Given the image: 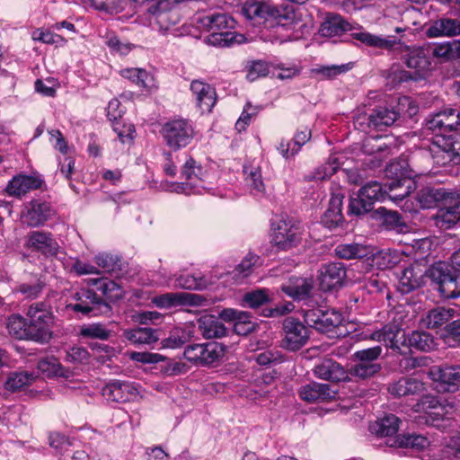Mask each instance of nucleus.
Instances as JSON below:
<instances>
[{
  "mask_svg": "<svg viewBox=\"0 0 460 460\" xmlns=\"http://www.w3.org/2000/svg\"><path fill=\"white\" fill-rule=\"evenodd\" d=\"M300 70L296 66H285L284 64H272V76L280 79L287 80L292 79L296 75H299Z\"/></svg>",
  "mask_w": 460,
  "mask_h": 460,
  "instance_id": "62",
  "label": "nucleus"
},
{
  "mask_svg": "<svg viewBox=\"0 0 460 460\" xmlns=\"http://www.w3.org/2000/svg\"><path fill=\"white\" fill-rule=\"evenodd\" d=\"M181 293H165L156 296L152 302L159 308H171L180 305Z\"/></svg>",
  "mask_w": 460,
  "mask_h": 460,
  "instance_id": "60",
  "label": "nucleus"
},
{
  "mask_svg": "<svg viewBox=\"0 0 460 460\" xmlns=\"http://www.w3.org/2000/svg\"><path fill=\"white\" fill-rule=\"evenodd\" d=\"M259 261L260 257L258 255L249 252L234 268V278L243 279L252 275L254 269L259 266Z\"/></svg>",
  "mask_w": 460,
  "mask_h": 460,
  "instance_id": "47",
  "label": "nucleus"
},
{
  "mask_svg": "<svg viewBox=\"0 0 460 460\" xmlns=\"http://www.w3.org/2000/svg\"><path fill=\"white\" fill-rule=\"evenodd\" d=\"M282 329L284 337L281 341V346L289 351L300 349L309 340L310 332L308 328L293 316L284 319Z\"/></svg>",
  "mask_w": 460,
  "mask_h": 460,
  "instance_id": "13",
  "label": "nucleus"
},
{
  "mask_svg": "<svg viewBox=\"0 0 460 460\" xmlns=\"http://www.w3.org/2000/svg\"><path fill=\"white\" fill-rule=\"evenodd\" d=\"M158 332L155 329L138 327L125 331L124 336L134 345H152L159 340Z\"/></svg>",
  "mask_w": 460,
  "mask_h": 460,
  "instance_id": "39",
  "label": "nucleus"
},
{
  "mask_svg": "<svg viewBox=\"0 0 460 460\" xmlns=\"http://www.w3.org/2000/svg\"><path fill=\"white\" fill-rule=\"evenodd\" d=\"M246 78L250 82H253L261 77L267 76L272 74V64L264 60H252L247 63L246 66Z\"/></svg>",
  "mask_w": 460,
  "mask_h": 460,
  "instance_id": "46",
  "label": "nucleus"
},
{
  "mask_svg": "<svg viewBox=\"0 0 460 460\" xmlns=\"http://www.w3.org/2000/svg\"><path fill=\"white\" fill-rule=\"evenodd\" d=\"M314 375L331 382H341L348 379V373L343 367L332 358H323L314 368Z\"/></svg>",
  "mask_w": 460,
  "mask_h": 460,
  "instance_id": "31",
  "label": "nucleus"
},
{
  "mask_svg": "<svg viewBox=\"0 0 460 460\" xmlns=\"http://www.w3.org/2000/svg\"><path fill=\"white\" fill-rule=\"evenodd\" d=\"M353 26L341 15L329 14L326 20L322 22L319 31L323 37L340 36L346 31H351L350 36L352 39L360 41L367 47L383 49H389L395 44V40L382 38L361 29L358 31H353Z\"/></svg>",
  "mask_w": 460,
  "mask_h": 460,
  "instance_id": "2",
  "label": "nucleus"
},
{
  "mask_svg": "<svg viewBox=\"0 0 460 460\" xmlns=\"http://www.w3.org/2000/svg\"><path fill=\"white\" fill-rule=\"evenodd\" d=\"M373 340L384 341L386 347L400 354H407L403 349L406 338L403 330L395 323H390L383 326L382 329L374 332L371 334Z\"/></svg>",
  "mask_w": 460,
  "mask_h": 460,
  "instance_id": "18",
  "label": "nucleus"
},
{
  "mask_svg": "<svg viewBox=\"0 0 460 460\" xmlns=\"http://www.w3.org/2000/svg\"><path fill=\"white\" fill-rule=\"evenodd\" d=\"M456 190V189L428 186L420 190L418 200L423 208H440L451 196L455 195Z\"/></svg>",
  "mask_w": 460,
  "mask_h": 460,
  "instance_id": "26",
  "label": "nucleus"
},
{
  "mask_svg": "<svg viewBox=\"0 0 460 460\" xmlns=\"http://www.w3.org/2000/svg\"><path fill=\"white\" fill-rule=\"evenodd\" d=\"M184 0H151L147 12L153 15L159 31L166 33L178 24L181 15L177 5Z\"/></svg>",
  "mask_w": 460,
  "mask_h": 460,
  "instance_id": "11",
  "label": "nucleus"
},
{
  "mask_svg": "<svg viewBox=\"0 0 460 460\" xmlns=\"http://www.w3.org/2000/svg\"><path fill=\"white\" fill-rule=\"evenodd\" d=\"M303 228L301 223L290 217H281L273 225L272 240L279 250L288 251L296 247L302 241Z\"/></svg>",
  "mask_w": 460,
  "mask_h": 460,
  "instance_id": "9",
  "label": "nucleus"
},
{
  "mask_svg": "<svg viewBox=\"0 0 460 460\" xmlns=\"http://www.w3.org/2000/svg\"><path fill=\"white\" fill-rule=\"evenodd\" d=\"M430 152L434 162L438 165L460 164V146L458 149L455 146H434Z\"/></svg>",
  "mask_w": 460,
  "mask_h": 460,
  "instance_id": "40",
  "label": "nucleus"
},
{
  "mask_svg": "<svg viewBox=\"0 0 460 460\" xmlns=\"http://www.w3.org/2000/svg\"><path fill=\"white\" fill-rule=\"evenodd\" d=\"M26 245L31 251L46 256L56 255L59 248L51 233L39 230L28 234Z\"/></svg>",
  "mask_w": 460,
  "mask_h": 460,
  "instance_id": "24",
  "label": "nucleus"
},
{
  "mask_svg": "<svg viewBox=\"0 0 460 460\" xmlns=\"http://www.w3.org/2000/svg\"><path fill=\"white\" fill-rule=\"evenodd\" d=\"M393 40H394V39ZM395 45H399L401 49V58L403 63L407 67L414 69L416 75L420 76L421 74L430 69L431 62L429 60V51L427 49L422 47L402 46L401 42L395 40V44L390 49Z\"/></svg>",
  "mask_w": 460,
  "mask_h": 460,
  "instance_id": "15",
  "label": "nucleus"
},
{
  "mask_svg": "<svg viewBox=\"0 0 460 460\" xmlns=\"http://www.w3.org/2000/svg\"><path fill=\"white\" fill-rule=\"evenodd\" d=\"M375 213L383 220V224L389 227H398L402 225V217L397 211L388 210L385 207H380Z\"/></svg>",
  "mask_w": 460,
  "mask_h": 460,
  "instance_id": "57",
  "label": "nucleus"
},
{
  "mask_svg": "<svg viewBox=\"0 0 460 460\" xmlns=\"http://www.w3.org/2000/svg\"><path fill=\"white\" fill-rule=\"evenodd\" d=\"M457 311L454 308L438 306L427 312L421 319V323L428 329H442L450 323L454 318L457 317Z\"/></svg>",
  "mask_w": 460,
  "mask_h": 460,
  "instance_id": "30",
  "label": "nucleus"
},
{
  "mask_svg": "<svg viewBox=\"0 0 460 460\" xmlns=\"http://www.w3.org/2000/svg\"><path fill=\"white\" fill-rule=\"evenodd\" d=\"M347 277V270L342 262H330L322 266L319 281L321 288L330 291L343 284Z\"/></svg>",
  "mask_w": 460,
  "mask_h": 460,
  "instance_id": "21",
  "label": "nucleus"
},
{
  "mask_svg": "<svg viewBox=\"0 0 460 460\" xmlns=\"http://www.w3.org/2000/svg\"><path fill=\"white\" fill-rule=\"evenodd\" d=\"M93 283L96 291L82 288L73 296L75 303L67 305L66 308L84 315H110V303L117 302L124 296L122 288L114 280L106 278L94 279Z\"/></svg>",
  "mask_w": 460,
  "mask_h": 460,
  "instance_id": "1",
  "label": "nucleus"
},
{
  "mask_svg": "<svg viewBox=\"0 0 460 460\" xmlns=\"http://www.w3.org/2000/svg\"><path fill=\"white\" fill-rule=\"evenodd\" d=\"M162 134L167 144L190 142L194 136L192 126L185 119H175L165 123Z\"/></svg>",
  "mask_w": 460,
  "mask_h": 460,
  "instance_id": "22",
  "label": "nucleus"
},
{
  "mask_svg": "<svg viewBox=\"0 0 460 460\" xmlns=\"http://www.w3.org/2000/svg\"><path fill=\"white\" fill-rule=\"evenodd\" d=\"M335 254L341 259H362L372 254L369 246L360 243H341L336 246Z\"/></svg>",
  "mask_w": 460,
  "mask_h": 460,
  "instance_id": "41",
  "label": "nucleus"
},
{
  "mask_svg": "<svg viewBox=\"0 0 460 460\" xmlns=\"http://www.w3.org/2000/svg\"><path fill=\"white\" fill-rule=\"evenodd\" d=\"M385 172L389 179L387 185L390 191L402 188L403 184H411V180L417 175L410 167L409 160L403 155L387 164Z\"/></svg>",
  "mask_w": 460,
  "mask_h": 460,
  "instance_id": "16",
  "label": "nucleus"
},
{
  "mask_svg": "<svg viewBox=\"0 0 460 460\" xmlns=\"http://www.w3.org/2000/svg\"><path fill=\"white\" fill-rule=\"evenodd\" d=\"M434 220L437 226L444 229L452 228L460 221V190L439 208Z\"/></svg>",
  "mask_w": 460,
  "mask_h": 460,
  "instance_id": "20",
  "label": "nucleus"
},
{
  "mask_svg": "<svg viewBox=\"0 0 460 460\" xmlns=\"http://www.w3.org/2000/svg\"><path fill=\"white\" fill-rule=\"evenodd\" d=\"M434 337L427 332L413 331L406 338L404 347L407 350L414 349L420 351H430L436 348Z\"/></svg>",
  "mask_w": 460,
  "mask_h": 460,
  "instance_id": "37",
  "label": "nucleus"
},
{
  "mask_svg": "<svg viewBox=\"0 0 460 460\" xmlns=\"http://www.w3.org/2000/svg\"><path fill=\"white\" fill-rule=\"evenodd\" d=\"M427 276V270L424 271L420 265H411L405 268L400 277L398 290L402 294H409L424 284V277Z\"/></svg>",
  "mask_w": 460,
  "mask_h": 460,
  "instance_id": "29",
  "label": "nucleus"
},
{
  "mask_svg": "<svg viewBox=\"0 0 460 460\" xmlns=\"http://www.w3.org/2000/svg\"><path fill=\"white\" fill-rule=\"evenodd\" d=\"M80 335L84 338L108 340L111 336V331L102 323H92L84 325L80 329Z\"/></svg>",
  "mask_w": 460,
  "mask_h": 460,
  "instance_id": "50",
  "label": "nucleus"
},
{
  "mask_svg": "<svg viewBox=\"0 0 460 460\" xmlns=\"http://www.w3.org/2000/svg\"><path fill=\"white\" fill-rule=\"evenodd\" d=\"M241 14L253 24H261L266 22H275L276 25L284 26L285 22L292 20L293 12L286 8L254 0L246 1L241 9Z\"/></svg>",
  "mask_w": 460,
  "mask_h": 460,
  "instance_id": "7",
  "label": "nucleus"
},
{
  "mask_svg": "<svg viewBox=\"0 0 460 460\" xmlns=\"http://www.w3.org/2000/svg\"><path fill=\"white\" fill-rule=\"evenodd\" d=\"M26 316L32 341L48 343L53 338L52 328L55 323V315L50 303L43 300L31 304Z\"/></svg>",
  "mask_w": 460,
  "mask_h": 460,
  "instance_id": "4",
  "label": "nucleus"
},
{
  "mask_svg": "<svg viewBox=\"0 0 460 460\" xmlns=\"http://www.w3.org/2000/svg\"><path fill=\"white\" fill-rule=\"evenodd\" d=\"M314 288L312 279L305 278H290L287 283L280 287L281 290L294 300H305L306 307L313 304L310 298L311 291Z\"/></svg>",
  "mask_w": 460,
  "mask_h": 460,
  "instance_id": "25",
  "label": "nucleus"
},
{
  "mask_svg": "<svg viewBox=\"0 0 460 460\" xmlns=\"http://www.w3.org/2000/svg\"><path fill=\"white\" fill-rule=\"evenodd\" d=\"M102 394L107 400L116 402H126L137 395V390L128 382L115 380L103 387Z\"/></svg>",
  "mask_w": 460,
  "mask_h": 460,
  "instance_id": "28",
  "label": "nucleus"
},
{
  "mask_svg": "<svg viewBox=\"0 0 460 460\" xmlns=\"http://www.w3.org/2000/svg\"><path fill=\"white\" fill-rule=\"evenodd\" d=\"M188 341V337L182 329L176 328L172 330L169 336L163 340V348L178 349L182 347Z\"/></svg>",
  "mask_w": 460,
  "mask_h": 460,
  "instance_id": "56",
  "label": "nucleus"
},
{
  "mask_svg": "<svg viewBox=\"0 0 460 460\" xmlns=\"http://www.w3.org/2000/svg\"><path fill=\"white\" fill-rule=\"evenodd\" d=\"M342 198L334 196L330 199L329 208L322 217L321 223L329 230H334L342 227L344 217L341 213Z\"/></svg>",
  "mask_w": 460,
  "mask_h": 460,
  "instance_id": "35",
  "label": "nucleus"
},
{
  "mask_svg": "<svg viewBox=\"0 0 460 460\" xmlns=\"http://www.w3.org/2000/svg\"><path fill=\"white\" fill-rule=\"evenodd\" d=\"M429 38L460 35V21L453 18H440L434 21L426 31Z\"/></svg>",
  "mask_w": 460,
  "mask_h": 460,
  "instance_id": "34",
  "label": "nucleus"
},
{
  "mask_svg": "<svg viewBox=\"0 0 460 460\" xmlns=\"http://www.w3.org/2000/svg\"><path fill=\"white\" fill-rule=\"evenodd\" d=\"M198 328L205 339H218L226 335V328L221 321L211 314H205L198 320Z\"/></svg>",
  "mask_w": 460,
  "mask_h": 460,
  "instance_id": "36",
  "label": "nucleus"
},
{
  "mask_svg": "<svg viewBox=\"0 0 460 460\" xmlns=\"http://www.w3.org/2000/svg\"><path fill=\"white\" fill-rule=\"evenodd\" d=\"M381 370V365L374 362L359 361L350 368V374L362 379L372 377Z\"/></svg>",
  "mask_w": 460,
  "mask_h": 460,
  "instance_id": "52",
  "label": "nucleus"
},
{
  "mask_svg": "<svg viewBox=\"0 0 460 460\" xmlns=\"http://www.w3.org/2000/svg\"><path fill=\"white\" fill-rule=\"evenodd\" d=\"M440 338L451 348L460 346V319H453L441 329Z\"/></svg>",
  "mask_w": 460,
  "mask_h": 460,
  "instance_id": "45",
  "label": "nucleus"
},
{
  "mask_svg": "<svg viewBox=\"0 0 460 460\" xmlns=\"http://www.w3.org/2000/svg\"><path fill=\"white\" fill-rule=\"evenodd\" d=\"M364 287L369 294L381 296L385 295L386 298H390V292L386 282L383 279L382 276L378 274L371 275L369 278L366 279Z\"/></svg>",
  "mask_w": 460,
  "mask_h": 460,
  "instance_id": "49",
  "label": "nucleus"
},
{
  "mask_svg": "<svg viewBox=\"0 0 460 460\" xmlns=\"http://www.w3.org/2000/svg\"><path fill=\"white\" fill-rule=\"evenodd\" d=\"M226 346L216 341L193 343L185 347L183 357L199 367H216L223 360Z\"/></svg>",
  "mask_w": 460,
  "mask_h": 460,
  "instance_id": "8",
  "label": "nucleus"
},
{
  "mask_svg": "<svg viewBox=\"0 0 460 460\" xmlns=\"http://www.w3.org/2000/svg\"><path fill=\"white\" fill-rule=\"evenodd\" d=\"M388 193L385 185L382 186L378 181H370L360 188L358 198L351 199L349 211L357 216L371 211L376 201H383Z\"/></svg>",
  "mask_w": 460,
  "mask_h": 460,
  "instance_id": "12",
  "label": "nucleus"
},
{
  "mask_svg": "<svg viewBox=\"0 0 460 460\" xmlns=\"http://www.w3.org/2000/svg\"><path fill=\"white\" fill-rule=\"evenodd\" d=\"M243 302L250 308L255 309L270 302L268 290L261 288L244 294Z\"/></svg>",
  "mask_w": 460,
  "mask_h": 460,
  "instance_id": "51",
  "label": "nucleus"
},
{
  "mask_svg": "<svg viewBox=\"0 0 460 460\" xmlns=\"http://www.w3.org/2000/svg\"><path fill=\"white\" fill-rule=\"evenodd\" d=\"M121 75L123 77L132 81L140 87H147L146 81L148 77V74L144 69L128 68L122 70Z\"/></svg>",
  "mask_w": 460,
  "mask_h": 460,
  "instance_id": "61",
  "label": "nucleus"
},
{
  "mask_svg": "<svg viewBox=\"0 0 460 460\" xmlns=\"http://www.w3.org/2000/svg\"><path fill=\"white\" fill-rule=\"evenodd\" d=\"M427 277L439 295L446 299L460 297V270H454L448 264L438 261L427 270Z\"/></svg>",
  "mask_w": 460,
  "mask_h": 460,
  "instance_id": "6",
  "label": "nucleus"
},
{
  "mask_svg": "<svg viewBox=\"0 0 460 460\" xmlns=\"http://www.w3.org/2000/svg\"><path fill=\"white\" fill-rule=\"evenodd\" d=\"M303 317L306 324L320 332H329L340 326L343 322L342 314L323 305H314V303L302 309Z\"/></svg>",
  "mask_w": 460,
  "mask_h": 460,
  "instance_id": "10",
  "label": "nucleus"
},
{
  "mask_svg": "<svg viewBox=\"0 0 460 460\" xmlns=\"http://www.w3.org/2000/svg\"><path fill=\"white\" fill-rule=\"evenodd\" d=\"M202 167L200 165H198L196 161L190 157L186 160L182 170L181 174L187 179V180H192L194 178L199 180L200 181H203L202 176Z\"/></svg>",
  "mask_w": 460,
  "mask_h": 460,
  "instance_id": "59",
  "label": "nucleus"
},
{
  "mask_svg": "<svg viewBox=\"0 0 460 460\" xmlns=\"http://www.w3.org/2000/svg\"><path fill=\"white\" fill-rule=\"evenodd\" d=\"M43 180L38 176L18 174L9 181L5 191L9 196L21 197L30 190L40 189Z\"/></svg>",
  "mask_w": 460,
  "mask_h": 460,
  "instance_id": "27",
  "label": "nucleus"
},
{
  "mask_svg": "<svg viewBox=\"0 0 460 460\" xmlns=\"http://www.w3.org/2000/svg\"><path fill=\"white\" fill-rule=\"evenodd\" d=\"M426 390L425 383L412 376H402L387 385L388 393L394 398L422 395Z\"/></svg>",
  "mask_w": 460,
  "mask_h": 460,
  "instance_id": "17",
  "label": "nucleus"
},
{
  "mask_svg": "<svg viewBox=\"0 0 460 460\" xmlns=\"http://www.w3.org/2000/svg\"><path fill=\"white\" fill-rule=\"evenodd\" d=\"M6 329L9 335L15 340L32 341L27 318L20 314H12L7 318Z\"/></svg>",
  "mask_w": 460,
  "mask_h": 460,
  "instance_id": "38",
  "label": "nucleus"
},
{
  "mask_svg": "<svg viewBox=\"0 0 460 460\" xmlns=\"http://www.w3.org/2000/svg\"><path fill=\"white\" fill-rule=\"evenodd\" d=\"M245 185L252 195L262 194L265 191V185L261 178L260 166L252 164L243 165Z\"/></svg>",
  "mask_w": 460,
  "mask_h": 460,
  "instance_id": "42",
  "label": "nucleus"
},
{
  "mask_svg": "<svg viewBox=\"0 0 460 460\" xmlns=\"http://www.w3.org/2000/svg\"><path fill=\"white\" fill-rule=\"evenodd\" d=\"M425 128L436 137L456 144L460 141V111L446 108L429 114L425 119Z\"/></svg>",
  "mask_w": 460,
  "mask_h": 460,
  "instance_id": "5",
  "label": "nucleus"
},
{
  "mask_svg": "<svg viewBox=\"0 0 460 460\" xmlns=\"http://www.w3.org/2000/svg\"><path fill=\"white\" fill-rule=\"evenodd\" d=\"M96 264L106 272L119 273L122 270L121 259L111 253H99L95 256Z\"/></svg>",
  "mask_w": 460,
  "mask_h": 460,
  "instance_id": "48",
  "label": "nucleus"
},
{
  "mask_svg": "<svg viewBox=\"0 0 460 460\" xmlns=\"http://www.w3.org/2000/svg\"><path fill=\"white\" fill-rule=\"evenodd\" d=\"M113 130L117 133L120 142H131L135 138V126L133 124H125L118 121L112 124Z\"/></svg>",
  "mask_w": 460,
  "mask_h": 460,
  "instance_id": "58",
  "label": "nucleus"
},
{
  "mask_svg": "<svg viewBox=\"0 0 460 460\" xmlns=\"http://www.w3.org/2000/svg\"><path fill=\"white\" fill-rule=\"evenodd\" d=\"M401 420L394 414H389L376 420L371 425L370 429L373 433L380 437H392L399 430Z\"/></svg>",
  "mask_w": 460,
  "mask_h": 460,
  "instance_id": "43",
  "label": "nucleus"
},
{
  "mask_svg": "<svg viewBox=\"0 0 460 460\" xmlns=\"http://www.w3.org/2000/svg\"><path fill=\"white\" fill-rule=\"evenodd\" d=\"M176 286L183 289H201L207 286L203 277H197L191 274L181 275L175 280Z\"/></svg>",
  "mask_w": 460,
  "mask_h": 460,
  "instance_id": "55",
  "label": "nucleus"
},
{
  "mask_svg": "<svg viewBox=\"0 0 460 460\" xmlns=\"http://www.w3.org/2000/svg\"><path fill=\"white\" fill-rule=\"evenodd\" d=\"M442 408V403L433 395H422L418 402L414 405L415 411L428 412L431 410Z\"/></svg>",
  "mask_w": 460,
  "mask_h": 460,
  "instance_id": "63",
  "label": "nucleus"
},
{
  "mask_svg": "<svg viewBox=\"0 0 460 460\" xmlns=\"http://www.w3.org/2000/svg\"><path fill=\"white\" fill-rule=\"evenodd\" d=\"M298 393L300 398L307 402H322L335 399L338 391L328 384L311 382L302 385Z\"/></svg>",
  "mask_w": 460,
  "mask_h": 460,
  "instance_id": "23",
  "label": "nucleus"
},
{
  "mask_svg": "<svg viewBox=\"0 0 460 460\" xmlns=\"http://www.w3.org/2000/svg\"><path fill=\"white\" fill-rule=\"evenodd\" d=\"M39 369L48 375H54L57 376H64L65 369L56 358L43 359L39 362Z\"/></svg>",
  "mask_w": 460,
  "mask_h": 460,
  "instance_id": "64",
  "label": "nucleus"
},
{
  "mask_svg": "<svg viewBox=\"0 0 460 460\" xmlns=\"http://www.w3.org/2000/svg\"><path fill=\"white\" fill-rule=\"evenodd\" d=\"M419 111L414 101L409 96H401L397 99L394 106H378L372 110L367 117L362 118L367 120L370 128L381 130L383 127H390L401 117L411 118Z\"/></svg>",
  "mask_w": 460,
  "mask_h": 460,
  "instance_id": "3",
  "label": "nucleus"
},
{
  "mask_svg": "<svg viewBox=\"0 0 460 460\" xmlns=\"http://www.w3.org/2000/svg\"><path fill=\"white\" fill-rule=\"evenodd\" d=\"M429 376L438 392L455 393L460 386V365L436 366L429 370Z\"/></svg>",
  "mask_w": 460,
  "mask_h": 460,
  "instance_id": "14",
  "label": "nucleus"
},
{
  "mask_svg": "<svg viewBox=\"0 0 460 460\" xmlns=\"http://www.w3.org/2000/svg\"><path fill=\"white\" fill-rule=\"evenodd\" d=\"M31 381V375L26 372H13L5 381L4 387L7 391L16 392L29 385Z\"/></svg>",
  "mask_w": 460,
  "mask_h": 460,
  "instance_id": "54",
  "label": "nucleus"
},
{
  "mask_svg": "<svg viewBox=\"0 0 460 460\" xmlns=\"http://www.w3.org/2000/svg\"><path fill=\"white\" fill-rule=\"evenodd\" d=\"M197 22L207 31L219 32L223 30H232L235 26V21L226 13H214L198 17Z\"/></svg>",
  "mask_w": 460,
  "mask_h": 460,
  "instance_id": "32",
  "label": "nucleus"
},
{
  "mask_svg": "<svg viewBox=\"0 0 460 460\" xmlns=\"http://www.w3.org/2000/svg\"><path fill=\"white\" fill-rule=\"evenodd\" d=\"M332 164L334 165L322 164L316 167L314 172L305 175V180L309 181H323L331 177L336 172L341 163L339 162L338 158H333Z\"/></svg>",
  "mask_w": 460,
  "mask_h": 460,
  "instance_id": "53",
  "label": "nucleus"
},
{
  "mask_svg": "<svg viewBox=\"0 0 460 460\" xmlns=\"http://www.w3.org/2000/svg\"><path fill=\"white\" fill-rule=\"evenodd\" d=\"M55 215V209L46 201L33 199L26 206L22 222L31 227L42 226Z\"/></svg>",
  "mask_w": 460,
  "mask_h": 460,
  "instance_id": "19",
  "label": "nucleus"
},
{
  "mask_svg": "<svg viewBox=\"0 0 460 460\" xmlns=\"http://www.w3.org/2000/svg\"><path fill=\"white\" fill-rule=\"evenodd\" d=\"M190 90L202 112H210L217 101L215 89L208 84L194 80L190 84Z\"/></svg>",
  "mask_w": 460,
  "mask_h": 460,
  "instance_id": "33",
  "label": "nucleus"
},
{
  "mask_svg": "<svg viewBox=\"0 0 460 460\" xmlns=\"http://www.w3.org/2000/svg\"><path fill=\"white\" fill-rule=\"evenodd\" d=\"M429 444L428 438L424 436L418 435L415 433H406L399 435L391 444L392 447L412 448L416 450H421L428 447Z\"/></svg>",
  "mask_w": 460,
  "mask_h": 460,
  "instance_id": "44",
  "label": "nucleus"
}]
</instances>
